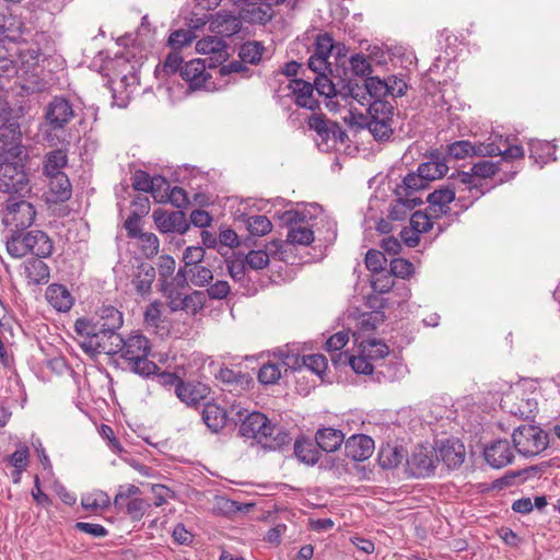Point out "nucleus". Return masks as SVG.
Returning a JSON list of instances; mask_svg holds the SVG:
<instances>
[{
	"instance_id": "24",
	"label": "nucleus",
	"mask_w": 560,
	"mask_h": 560,
	"mask_svg": "<svg viewBox=\"0 0 560 560\" xmlns=\"http://www.w3.org/2000/svg\"><path fill=\"white\" fill-rule=\"evenodd\" d=\"M161 291L168 300V306L172 311H187L195 299H199L203 295L200 291H195L190 295H183L180 291L174 287L173 282L162 283Z\"/></svg>"
},
{
	"instance_id": "22",
	"label": "nucleus",
	"mask_w": 560,
	"mask_h": 560,
	"mask_svg": "<svg viewBox=\"0 0 560 560\" xmlns=\"http://www.w3.org/2000/svg\"><path fill=\"white\" fill-rule=\"evenodd\" d=\"M455 199V190L451 187H444L436 189L429 194L427 201L429 202L428 210L432 212L434 217H441L447 214L450 211V203Z\"/></svg>"
},
{
	"instance_id": "47",
	"label": "nucleus",
	"mask_w": 560,
	"mask_h": 560,
	"mask_svg": "<svg viewBox=\"0 0 560 560\" xmlns=\"http://www.w3.org/2000/svg\"><path fill=\"white\" fill-rule=\"evenodd\" d=\"M247 230L254 236H264L272 230V223L266 215H252L247 219Z\"/></svg>"
},
{
	"instance_id": "35",
	"label": "nucleus",
	"mask_w": 560,
	"mask_h": 560,
	"mask_svg": "<svg viewBox=\"0 0 560 560\" xmlns=\"http://www.w3.org/2000/svg\"><path fill=\"white\" fill-rule=\"evenodd\" d=\"M25 275L33 284H45L50 277L49 267L40 259H30L25 265Z\"/></svg>"
},
{
	"instance_id": "14",
	"label": "nucleus",
	"mask_w": 560,
	"mask_h": 560,
	"mask_svg": "<svg viewBox=\"0 0 560 560\" xmlns=\"http://www.w3.org/2000/svg\"><path fill=\"white\" fill-rule=\"evenodd\" d=\"M435 460L432 451L424 447L416 448L407 460L410 474L416 478H425L433 474Z\"/></svg>"
},
{
	"instance_id": "43",
	"label": "nucleus",
	"mask_w": 560,
	"mask_h": 560,
	"mask_svg": "<svg viewBox=\"0 0 560 560\" xmlns=\"http://www.w3.org/2000/svg\"><path fill=\"white\" fill-rule=\"evenodd\" d=\"M7 250L13 258H22L28 254L25 236L21 231L13 230L12 235L7 241Z\"/></svg>"
},
{
	"instance_id": "51",
	"label": "nucleus",
	"mask_w": 560,
	"mask_h": 560,
	"mask_svg": "<svg viewBox=\"0 0 560 560\" xmlns=\"http://www.w3.org/2000/svg\"><path fill=\"white\" fill-rule=\"evenodd\" d=\"M499 162H492L488 160H481L475 163L471 171L476 175L478 182L481 179L491 178L499 172Z\"/></svg>"
},
{
	"instance_id": "28",
	"label": "nucleus",
	"mask_w": 560,
	"mask_h": 560,
	"mask_svg": "<svg viewBox=\"0 0 560 560\" xmlns=\"http://www.w3.org/2000/svg\"><path fill=\"white\" fill-rule=\"evenodd\" d=\"M48 303L58 312H67L73 305L70 291L62 284L52 283L46 289Z\"/></svg>"
},
{
	"instance_id": "59",
	"label": "nucleus",
	"mask_w": 560,
	"mask_h": 560,
	"mask_svg": "<svg viewBox=\"0 0 560 560\" xmlns=\"http://www.w3.org/2000/svg\"><path fill=\"white\" fill-rule=\"evenodd\" d=\"M302 366L308 369L313 373L320 375L327 368L326 358L323 354H310L302 357Z\"/></svg>"
},
{
	"instance_id": "33",
	"label": "nucleus",
	"mask_w": 560,
	"mask_h": 560,
	"mask_svg": "<svg viewBox=\"0 0 560 560\" xmlns=\"http://www.w3.org/2000/svg\"><path fill=\"white\" fill-rule=\"evenodd\" d=\"M47 177L49 179V191L55 201H66L71 197V184L65 173H57Z\"/></svg>"
},
{
	"instance_id": "9",
	"label": "nucleus",
	"mask_w": 560,
	"mask_h": 560,
	"mask_svg": "<svg viewBox=\"0 0 560 560\" xmlns=\"http://www.w3.org/2000/svg\"><path fill=\"white\" fill-rule=\"evenodd\" d=\"M7 161H28V152L22 144V133L16 122L0 126V162Z\"/></svg>"
},
{
	"instance_id": "5",
	"label": "nucleus",
	"mask_w": 560,
	"mask_h": 560,
	"mask_svg": "<svg viewBox=\"0 0 560 560\" xmlns=\"http://www.w3.org/2000/svg\"><path fill=\"white\" fill-rule=\"evenodd\" d=\"M27 161L0 162V191L19 198L31 196L32 187L25 172Z\"/></svg>"
},
{
	"instance_id": "20",
	"label": "nucleus",
	"mask_w": 560,
	"mask_h": 560,
	"mask_svg": "<svg viewBox=\"0 0 560 560\" xmlns=\"http://www.w3.org/2000/svg\"><path fill=\"white\" fill-rule=\"evenodd\" d=\"M28 254L38 258L50 257L54 252L51 238L43 231L33 230L24 234Z\"/></svg>"
},
{
	"instance_id": "13",
	"label": "nucleus",
	"mask_w": 560,
	"mask_h": 560,
	"mask_svg": "<svg viewBox=\"0 0 560 560\" xmlns=\"http://www.w3.org/2000/svg\"><path fill=\"white\" fill-rule=\"evenodd\" d=\"M499 151V149L493 148L492 144H488V142H479L477 144H472L468 140H459L451 143L447 147L448 156L455 160H462L467 156L478 155V156H487L492 155Z\"/></svg>"
},
{
	"instance_id": "10",
	"label": "nucleus",
	"mask_w": 560,
	"mask_h": 560,
	"mask_svg": "<svg viewBox=\"0 0 560 560\" xmlns=\"http://www.w3.org/2000/svg\"><path fill=\"white\" fill-rule=\"evenodd\" d=\"M36 218V210L32 202L18 196L9 197L3 213V224L15 231L30 228Z\"/></svg>"
},
{
	"instance_id": "49",
	"label": "nucleus",
	"mask_w": 560,
	"mask_h": 560,
	"mask_svg": "<svg viewBox=\"0 0 560 560\" xmlns=\"http://www.w3.org/2000/svg\"><path fill=\"white\" fill-rule=\"evenodd\" d=\"M224 48L225 43L218 36H207L196 44L197 51L203 55L222 52Z\"/></svg>"
},
{
	"instance_id": "30",
	"label": "nucleus",
	"mask_w": 560,
	"mask_h": 560,
	"mask_svg": "<svg viewBox=\"0 0 560 560\" xmlns=\"http://www.w3.org/2000/svg\"><path fill=\"white\" fill-rule=\"evenodd\" d=\"M316 445L325 452L337 451L345 441V435L340 430L324 428L317 431L315 435Z\"/></svg>"
},
{
	"instance_id": "64",
	"label": "nucleus",
	"mask_w": 560,
	"mask_h": 560,
	"mask_svg": "<svg viewBox=\"0 0 560 560\" xmlns=\"http://www.w3.org/2000/svg\"><path fill=\"white\" fill-rule=\"evenodd\" d=\"M386 258L380 250L370 249L365 255V265L372 272L378 273L383 271Z\"/></svg>"
},
{
	"instance_id": "39",
	"label": "nucleus",
	"mask_w": 560,
	"mask_h": 560,
	"mask_svg": "<svg viewBox=\"0 0 560 560\" xmlns=\"http://www.w3.org/2000/svg\"><path fill=\"white\" fill-rule=\"evenodd\" d=\"M488 144H492L493 148L499 149V151L491 156L501 155L504 161L521 159L524 155V150L521 145H509L506 140L502 139V136H495L493 141L488 142Z\"/></svg>"
},
{
	"instance_id": "56",
	"label": "nucleus",
	"mask_w": 560,
	"mask_h": 560,
	"mask_svg": "<svg viewBox=\"0 0 560 560\" xmlns=\"http://www.w3.org/2000/svg\"><path fill=\"white\" fill-rule=\"evenodd\" d=\"M162 304L159 301L150 303L144 312V323L148 327L159 329L162 323Z\"/></svg>"
},
{
	"instance_id": "34",
	"label": "nucleus",
	"mask_w": 560,
	"mask_h": 560,
	"mask_svg": "<svg viewBox=\"0 0 560 560\" xmlns=\"http://www.w3.org/2000/svg\"><path fill=\"white\" fill-rule=\"evenodd\" d=\"M428 183L419 172L410 173L404 178L402 184L396 188V196L418 197L417 192L424 189Z\"/></svg>"
},
{
	"instance_id": "2",
	"label": "nucleus",
	"mask_w": 560,
	"mask_h": 560,
	"mask_svg": "<svg viewBox=\"0 0 560 560\" xmlns=\"http://www.w3.org/2000/svg\"><path fill=\"white\" fill-rule=\"evenodd\" d=\"M114 341H109L104 351L109 355L119 354L126 362L127 368L135 374L142 377H150L160 370L158 364L149 360L152 345L151 341L141 332L132 331L127 337L115 336Z\"/></svg>"
},
{
	"instance_id": "41",
	"label": "nucleus",
	"mask_w": 560,
	"mask_h": 560,
	"mask_svg": "<svg viewBox=\"0 0 560 560\" xmlns=\"http://www.w3.org/2000/svg\"><path fill=\"white\" fill-rule=\"evenodd\" d=\"M13 48L14 44H10L8 38H0V70L7 75H13L18 71L12 59L15 55Z\"/></svg>"
},
{
	"instance_id": "36",
	"label": "nucleus",
	"mask_w": 560,
	"mask_h": 560,
	"mask_svg": "<svg viewBox=\"0 0 560 560\" xmlns=\"http://www.w3.org/2000/svg\"><path fill=\"white\" fill-rule=\"evenodd\" d=\"M67 163L68 155L65 150H52L45 155L43 172L46 176L63 173L62 168L67 165Z\"/></svg>"
},
{
	"instance_id": "4",
	"label": "nucleus",
	"mask_w": 560,
	"mask_h": 560,
	"mask_svg": "<svg viewBox=\"0 0 560 560\" xmlns=\"http://www.w3.org/2000/svg\"><path fill=\"white\" fill-rule=\"evenodd\" d=\"M365 106V113L349 110V118H346V120L358 128H366L375 140L382 141L389 139L394 132V106L390 103L381 101L373 102Z\"/></svg>"
},
{
	"instance_id": "45",
	"label": "nucleus",
	"mask_w": 560,
	"mask_h": 560,
	"mask_svg": "<svg viewBox=\"0 0 560 560\" xmlns=\"http://www.w3.org/2000/svg\"><path fill=\"white\" fill-rule=\"evenodd\" d=\"M428 209L425 212L416 211L410 218V229L418 233H425L433 228V219H436Z\"/></svg>"
},
{
	"instance_id": "42",
	"label": "nucleus",
	"mask_w": 560,
	"mask_h": 560,
	"mask_svg": "<svg viewBox=\"0 0 560 560\" xmlns=\"http://www.w3.org/2000/svg\"><path fill=\"white\" fill-rule=\"evenodd\" d=\"M265 47L261 43L253 40L244 43L238 51V57L246 63L257 65L262 57Z\"/></svg>"
},
{
	"instance_id": "11",
	"label": "nucleus",
	"mask_w": 560,
	"mask_h": 560,
	"mask_svg": "<svg viewBox=\"0 0 560 560\" xmlns=\"http://www.w3.org/2000/svg\"><path fill=\"white\" fill-rule=\"evenodd\" d=\"M303 211H285L282 220L289 226L287 242L292 245H310L314 241V232L306 221Z\"/></svg>"
},
{
	"instance_id": "44",
	"label": "nucleus",
	"mask_w": 560,
	"mask_h": 560,
	"mask_svg": "<svg viewBox=\"0 0 560 560\" xmlns=\"http://www.w3.org/2000/svg\"><path fill=\"white\" fill-rule=\"evenodd\" d=\"M455 180L467 187L470 192L471 199H479L485 192L481 190V184L478 182L472 171L470 172H458Z\"/></svg>"
},
{
	"instance_id": "16",
	"label": "nucleus",
	"mask_w": 560,
	"mask_h": 560,
	"mask_svg": "<svg viewBox=\"0 0 560 560\" xmlns=\"http://www.w3.org/2000/svg\"><path fill=\"white\" fill-rule=\"evenodd\" d=\"M486 462L493 468H502L512 463L513 448L508 440H497L485 448Z\"/></svg>"
},
{
	"instance_id": "6",
	"label": "nucleus",
	"mask_w": 560,
	"mask_h": 560,
	"mask_svg": "<svg viewBox=\"0 0 560 560\" xmlns=\"http://www.w3.org/2000/svg\"><path fill=\"white\" fill-rule=\"evenodd\" d=\"M388 91L384 80L377 77H368L362 84H360L357 79H349L347 85L342 88L341 93L346 96H350L351 101H355L360 105L365 106L377 101L389 103L387 101Z\"/></svg>"
},
{
	"instance_id": "48",
	"label": "nucleus",
	"mask_w": 560,
	"mask_h": 560,
	"mask_svg": "<svg viewBox=\"0 0 560 560\" xmlns=\"http://www.w3.org/2000/svg\"><path fill=\"white\" fill-rule=\"evenodd\" d=\"M150 508L151 504L149 501L138 498L129 500L122 512H125L132 522H139Z\"/></svg>"
},
{
	"instance_id": "23",
	"label": "nucleus",
	"mask_w": 560,
	"mask_h": 560,
	"mask_svg": "<svg viewBox=\"0 0 560 560\" xmlns=\"http://www.w3.org/2000/svg\"><path fill=\"white\" fill-rule=\"evenodd\" d=\"M289 88L295 97V103L300 107L315 110L318 102L314 96V85L307 81L295 79L292 80Z\"/></svg>"
},
{
	"instance_id": "19",
	"label": "nucleus",
	"mask_w": 560,
	"mask_h": 560,
	"mask_svg": "<svg viewBox=\"0 0 560 560\" xmlns=\"http://www.w3.org/2000/svg\"><path fill=\"white\" fill-rule=\"evenodd\" d=\"M465 446L456 439H447L441 443L436 459H441L450 469L459 467L465 459Z\"/></svg>"
},
{
	"instance_id": "32",
	"label": "nucleus",
	"mask_w": 560,
	"mask_h": 560,
	"mask_svg": "<svg viewBox=\"0 0 560 560\" xmlns=\"http://www.w3.org/2000/svg\"><path fill=\"white\" fill-rule=\"evenodd\" d=\"M422 202L421 197L397 196L388 211V218L393 221H402L408 213Z\"/></svg>"
},
{
	"instance_id": "17",
	"label": "nucleus",
	"mask_w": 560,
	"mask_h": 560,
	"mask_svg": "<svg viewBox=\"0 0 560 560\" xmlns=\"http://www.w3.org/2000/svg\"><path fill=\"white\" fill-rule=\"evenodd\" d=\"M180 77L186 81L191 90L206 88V83L211 75L206 70V63L201 59H194L186 62L180 68Z\"/></svg>"
},
{
	"instance_id": "53",
	"label": "nucleus",
	"mask_w": 560,
	"mask_h": 560,
	"mask_svg": "<svg viewBox=\"0 0 560 560\" xmlns=\"http://www.w3.org/2000/svg\"><path fill=\"white\" fill-rule=\"evenodd\" d=\"M81 504L85 510L94 511L107 508L110 504V500L107 493L98 491L82 498Z\"/></svg>"
},
{
	"instance_id": "18",
	"label": "nucleus",
	"mask_w": 560,
	"mask_h": 560,
	"mask_svg": "<svg viewBox=\"0 0 560 560\" xmlns=\"http://www.w3.org/2000/svg\"><path fill=\"white\" fill-rule=\"evenodd\" d=\"M241 21L236 12L219 11L212 16L210 28L221 37H231L241 31Z\"/></svg>"
},
{
	"instance_id": "12",
	"label": "nucleus",
	"mask_w": 560,
	"mask_h": 560,
	"mask_svg": "<svg viewBox=\"0 0 560 560\" xmlns=\"http://www.w3.org/2000/svg\"><path fill=\"white\" fill-rule=\"evenodd\" d=\"M74 116L71 103L63 97H55L46 109V119L50 129H62Z\"/></svg>"
},
{
	"instance_id": "3",
	"label": "nucleus",
	"mask_w": 560,
	"mask_h": 560,
	"mask_svg": "<svg viewBox=\"0 0 560 560\" xmlns=\"http://www.w3.org/2000/svg\"><path fill=\"white\" fill-rule=\"evenodd\" d=\"M246 410L238 405H232L231 416L234 421H241L240 434L245 439H252L265 448L275 450L284 443L287 434L281 428L272 424L270 420L261 412L253 411L246 413Z\"/></svg>"
},
{
	"instance_id": "58",
	"label": "nucleus",
	"mask_w": 560,
	"mask_h": 560,
	"mask_svg": "<svg viewBox=\"0 0 560 560\" xmlns=\"http://www.w3.org/2000/svg\"><path fill=\"white\" fill-rule=\"evenodd\" d=\"M176 267L175 259L170 255H162L159 258L158 270L160 276V282L170 283L168 279L172 278Z\"/></svg>"
},
{
	"instance_id": "8",
	"label": "nucleus",
	"mask_w": 560,
	"mask_h": 560,
	"mask_svg": "<svg viewBox=\"0 0 560 560\" xmlns=\"http://www.w3.org/2000/svg\"><path fill=\"white\" fill-rule=\"evenodd\" d=\"M514 448L525 457H534L544 452L549 443L548 434L539 427L524 424L512 434Z\"/></svg>"
},
{
	"instance_id": "57",
	"label": "nucleus",
	"mask_w": 560,
	"mask_h": 560,
	"mask_svg": "<svg viewBox=\"0 0 560 560\" xmlns=\"http://www.w3.org/2000/svg\"><path fill=\"white\" fill-rule=\"evenodd\" d=\"M205 249L201 246H188L183 253L184 268H192L201 265L205 258Z\"/></svg>"
},
{
	"instance_id": "50",
	"label": "nucleus",
	"mask_w": 560,
	"mask_h": 560,
	"mask_svg": "<svg viewBox=\"0 0 560 560\" xmlns=\"http://www.w3.org/2000/svg\"><path fill=\"white\" fill-rule=\"evenodd\" d=\"M188 273L190 275V283L196 287L209 285L213 279L212 270L202 265L188 268Z\"/></svg>"
},
{
	"instance_id": "52",
	"label": "nucleus",
	"mask_w": 560,
	"mask_h": 560,
	"mask_svg": "<svg viewBox=\"0 0 560 560\" xmlns=\"http://www.w3.org/2000/svg\"><path fill=\"white\" fill-rule=\"evenodd\" d=\"M14 21L11 16L0 13V38H8L10 44H15L21 33L19 27H13Z\"/></svg>"
},
{
	"instance_id": "31",
	"label": "nucleus",
	"mask_w": 560,
	"mask_h": 560,
	"mask_svg": "<svg viewBox=\"0 0 560 560\" xmlns=\"http://www.w3.org/2000/svg\"><path fill=\"white\" fill-rule=\"evenodd\" d=\"M242 21L252 24H265L271 20V9L267 5H261L255 0H252L243 11L238 13Z\"/></svg>"
},
{
	"instance_id": "60",
	"label": "nucleus",
	"mask_w": 560,
	"mask_h": 560,
	"mask_svg": "<svg viewBox=\"0 0 560 560\" xmlns=\"http://www.w3.org/2000/svg\"><path fill=\"white\" fill-rule=\"evenodd\" d=\"M195 38L191 30H177L173 32L168 37V45L174 49H179L186 45H189Z\"/></svg>"
},
{
	"instance_id": "26",
	"label": "nucleus",
	"mask_w": 560,
	"mask_h": 560,
	"mask_svg": "<svg viewBox=\"0 0 560 560\" xmlns=\"http://www.w3.org/2000/svg\"><path fill=\"white\" fill-rule=\"evenodd\" d=\"M329 74V72L317 74L313 84L314 89H316L320 95H325L326 97H337L348 103L350 101V96H346L341 93V90L347 85V82L343 80L334 82Z\"/></svg>"
},
{
	"instance_id": "63",
	"label": "nucleus",
	"mask_w": 560,
	"mask_h": 560,
	"mask_svg": "<svg viewBox=\"0 0 560 560\" xmlns=\"http://www.w3.org/2000/svg\"><path fill=\"white\" fill-rule=\"evenodd\" d=\"M390 273L406 279L413 273V265L407 259L395 258L390 261Z\"/></svg>"
},
{
	"instance_id": "40",
	"label": "nucleus",
	"mask_w": 560,
	"mask_h": 560,
	"mask_svg": "<svg viewBox=\"0 0 560 560\" xmlns=\"http://www.w3.org/2000/svg\"><path fill=\"white\" fill-rule=\"evenodd\" d=\"M448 166L442 160L435 159L428 162L421 163L418 167V172L428 182L439 179L446 175Z\"/></svg>"
},
{
	"instance_id": "21",
	"label": "nucleus",
	"mask_w": 560,
	"mask_h": 560,
	"mask_svg": "<svg viewBox=\"0 0 560 560\" xmlns=\"http://www.w3.org/2000/svg\"><path fill=\"white\" fill-rule=\"evenodd\" d=\"M347 456L355 462L368 459L374 451V441L364 434L352 435L345 445Z\"/></svg>"
},
{
	"instance_id": "38",
	"label": "nucleus",
	"mask_w": 560,
	"mask_h": 560,
	"mask_svg": "<svg viewBox=\"0 0 560 560\" xmlns=\"http://www.w3.org/2000/svg\"><path fill=\"white\" fill-rule=\"evenodd\" d=\"M318 446L307 440H296L294 444V454L303 463L315 465L319 459Z\"/></svg>"
},
{
	"instance_id": "15",
	"label": "nucleus",
	"mask_w": 560,
	"mask_h": 560,
	"mask_svg": "<svg viewBox=\"0 0 560 560\" xmlns=\"http://www.w3.org/2000/svg\"><path fill=\"white\" fill-rule=\"evenodd\" d=\"M153 219L162 233L177 232L184 234L189 228L186 215L180 210L166 213L159 209L153 212Z\"/></svg>"
},
{
	"instance_id": "54",
	"label": "nucleus",
	"mask_w": 560,
	"mask_h": 560,
	"mask_svg": "<svg viewBox=\"0 0 560 560\" xmlns=\"http://www.w3.org/2000/svg\"><path fill=\"white\" fill-rule=\"evenodd\" d=\"M281 377V368L277 362L264 364L258 373V380L262 384H275Z\"/></svg>"
},
{
	"instance_id": "46",
	"label": "nucleus",
	"mask_w": 560,
	"mask_h": 560,
	"mask_svg": "<svg viewBox=\"0 0 560 560\" xmlns=\"http://www.w3.org/2000/svg\"><path fill=\"white\" fill-rule=\"evenodd\" d=\"M138 246L147 258H151L159 253L160 242L155 234L143 232L138 237Z\"/></svg>"
},
{
	"instance_id": "55",
	"label": "nucleus",
	"mask_w": 560,
	"mask_h": 560,
	"mask_svg": "<svg viewBox=\"0 0 560 560\" xmlns=\"http://www.w3.org/2000/svg\"><path fill=\"white\" fill-rule=\"evenodd\" d=\"M352 72L358 77H369L372 73V66L369 58L362 54H355L350 58Z\"/></svg>"
},
{
	"instance_id": "7",
	"label": "nucleus",
	"mask_w": 560,
	"mask_h": 560,
	"mask_svg": "<svg viewBox=\"0 0 560 560\" xmlns=\"http://www.w3.org/2000/svg\"><path fill=\"white\" fill-rule=\"evenodd\" d=\"M308 128L315 131V141L318 149L329 152L348 139L347 132L336 121L327 119L322 114H313L307 120Z\"/></svg>"
},
{
	"instance_id": "27",
	"label": "nucleus",
	"mask_w": 560,
	"mask_h": 560,
	"mask_svg": "<svg viewBox=\"0 0 560 560\" xmlns=\"http://www.w3.org/2000/svg\"><path fill=\"white\" fill-rule=\"evenodd\" d=\"M208 390V387L200 383L195 384L183 381V383L177 385L175 394L187 406H196L206 398Z\"/></svg>"
},
{
	"instance_id": "25",
	"label": "nucleus",
	"mask_w": 560,
	"mask_h": 560,
	"mask_svg": "<svg viewBox=\"0 0 560 560\" xmlns=\"http://www.w3.org/2000/svg\"><path fill=\"white\" fill-rule=\"evenodd\" d=\"M156 277L155 268L149 262H141L137 266L131 283L139 295H148L151 292L152 283Z\"/></svg>"
},
{
	"instance_id": "37",
	"label": "nucleus",
	"mask_w": 560,
	"mask_h": 560,
	"mask_svg": "<svg viewBox=\"0 0 560 560\" xmlns=\"http://www.w3.org/2000/svg\"><path fill=\"white\" fill-rule=\"evenodd\" d=\"M406 457L402 448L397 446L386 445L378 452V463L384 469H393L397 467Z\"/></svg>"
},
{
	"instance_id": "1",
	"label": "nucleus",
	"mask_w": 560,
	"mask_h": 560,
	"mask_svg": "<svg viewBox=\"0 0 560 560\" xmlns=\"http://www.w3.org/2000/svg\"><path fill=\"white\" fill-rule=\"evenodd\" d=\"M124 318L121 312L114 306H103L93 318H79L75 322V332L80 337V346L88 354L95 355L104 351L103 346L114 341L121 328Z\"/></svg>"
},
{
	"instance_id": "62",
	"label": "nucleus",
	"mask_w": 560,
	"mask_h": 560,
	"mask_svg": "<svg viewBox=\"0 0 560 560\" xmlns=\"http://www.w3.org/2000/svg\"><path fill=\"white\" fill-rule=\"evenodd\" d=\"M332 48H334L332 37L329 34L324 33L316 37L315 49H314L313 55L329 59Z\"/></svg>"
},
{
	"instance_id": "61",
	"label": "nucleus",
	"mask_w": 560,
	"mask_h": 560,
	"mask_svg": "<svg viewBox=\"0 0 560 560\" xmlns=\"http://www.w3.org/2000/svg\"><path fill=\"white\" fill-rule=\"evenodd\" d=\"M247 266L254 270L264 269L269 264V255L265 250H250L244 258Z\"/></svg>"
},
{
	"instance_id": "29",
	"label": "nucleus",
	"mask_w": 560,
	"mask_h": 560,
	"mask_svg": "<svg viewBox=\"0 0 560 560\" xmlns=\"http://www.w3.org/2000/svg\"><path fill=\"white\" fill-rule=\"evenodd\" d=\"M229 417L234 418L217 404H206L202 410V420L212 432L223 429Z\"/></svg>"
}]
</instances>
